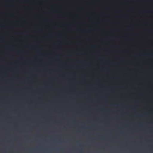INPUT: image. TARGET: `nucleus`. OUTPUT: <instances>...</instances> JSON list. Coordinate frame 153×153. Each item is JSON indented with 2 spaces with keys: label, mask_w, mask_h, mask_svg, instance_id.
Here are the masks:
<instances>
[{
  "label": "nucleus",
  "mask_w": 153,
  "mask_h": 153,
  "mask_svg": "<svg viewBox=\"0 0 153 153\" xmlns=\"http://www.w3.org/2000/svg\"><path fill=\"white\" fill-rule=\"evenodd\" d=\"M81 152H83V151H82V150L81 151Z\"/></svg>",
  "instance_id": "nucleus-3"
},
{
  "label": "nucleus",
  "mask_w": 153,
  "mask_h": 153,
  "mask_svg": "<svg viewBox=\"0 0 153 153\" xmlns=\"http://www.w3.org/2000/svg\"><path fill=\"white\" fill-rule=\"evenodd\" d=\"M139 115L140 116H141V115Z\"/></svg>",
  "instance_id": "nucleus-4"
},
{
  "label": "nucleus",
  "mask_w": 153,
  "mask_h": 153,
  "mask_svg": "<svg viewBox=\"0 0 153 153\" xmlns=\"http://www.w3.org/2000/svg\"><path fill=\"white\" fill-rule=\"evenodd\" d=\"M19 53H22V52H21V51H19Z\"/></svg>",
  "instance_id": "nucleus-2"
},
{
  "label": "nucleus",
  "mask_w": 153,
  "mask_h": 153,
  "mask_svg": "<svg viewBox=\"0 0 153 153\" xmlns=\"http://www.w3.org/2000/svg\"><path fill=\"white\" fill-rule=\"evenodd\" d=\"M32 48L34 49H37V48L36 47H32Z\"/></svg>",
  "instance_id": "nucleus-1"
}]
</instances>
